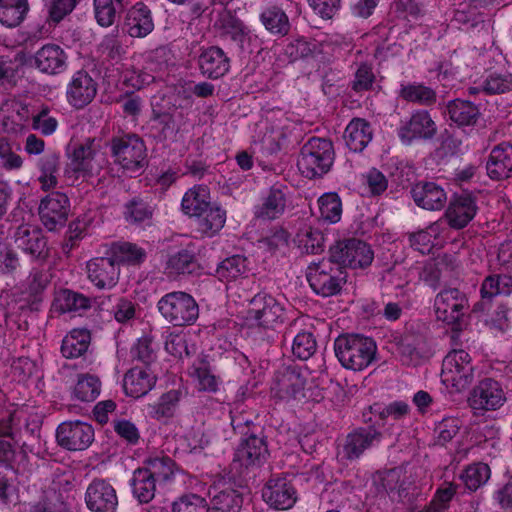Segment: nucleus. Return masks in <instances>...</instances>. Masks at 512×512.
<instances>
[{
    "label": "nucleus",
    "instance_id": "33",
    "mask_svg": "<svg viewBox=\"0 0 512 512\" xmlns=\"http://www.w3.org/2000/svg\"><path fill=\"white\" fill-rule=\"evenodd\" d=\"M209 512H241L243 506L242 495L234 489L209 491Z\"/></svg>",
    "mask_w": 512,
    "mask_h": 512
},
{
    "label": "nucleus",
    "instance_id": "16",
    "mask_svg": "<svg viewBox=\"0 0 512 512\" xmlns=\"http://www.w3.org/2000/svg\"><path fill=\"white\" fill-rule=\"evenodd\" d=\"M269 455L266 438L262 432L245 436L236 449L234 461L241 466L261 465Z\"/></svg>",
    "mask_w": 512,
    "mask_h": 512
},
{
    "label": "nucleus",
    "instance_id": "56",
    "mask_svg": "<svg viewBox=\"0 0 512 512\" xmlns=\"http://www.w3.org/2000/svg\"><path fill=\"white\" fill-rule=\"evenodd\" d=\"M320 216L325 221L336 223L341 219L342 203L336 193H326L318 199Z\"/></svg>",
    "mask_w": 512,
    "mask_h": 512
},
{
    "label": "nucleus",
    "instance_id": "18",
    "mask_svg": "<svg viewBox=\"0 0 512 512\" xmlns=\"http://www.w3.org/2000/svg\"><path fill=\"white\" fill-rule=\"evenodd\" d=\"M85 501L92 512H115L118 505L115 489L104 480H94L88 486Z\"/></svg>",
    "mask_w": 512,
    "mask_h": 512
},
{
    "label": "nucleus",
    "instance_id": "22",
    "mask_svg": "<svg viewBox=\"0 0 512 512\" xmlns=\"http://www.w3.org/2000/svg\"><path fill=\"white\" fill-rule=\"evenodd\" d=\"M487 175L492 180H504L512 176V144L502 142L490 152L486 162Z\"/></svg>",
    "mask_w": 512,
    "mask_h": 512
},
{
    "label": "nucleus",
    "instance_id": "49",
    "mask_svg": "<svg viewBox=\"0 0 512 512\" xmlns=\"http://www.w3.org/2000/svg\"><path fill=\"white\" fill-rule=\"evenodd\" d=\"M125 6V0H94V11L97 23L102 27L114 24L117 13Z\"/></svg>",
    "mask_w": 512,
    "mask_h": 512
},
{
    "label": "nucleus",
    "instance_id": "20",
    "mask_svg": "<svg viewBox=\"0 0 512 512\" xmlns=\"http://www.w3.org/2000/svg\"><path fill=\"white\" fill-rule=\"evenodd\" d=\"M87 273L97 288L111 289L118 282L120 270L112 257H99L87 263Z\"/></svg>",
    "mask_w": 512,
    "mask_h": 512
},
{
    "label": "nucleus",
    "instance_id": "50",
    "mask_svg": "<svg viewBox=\"0 0 512 512\" xmlns=\"http://www.w3.org/2000/svg\"><path fill=\"white\" fill-rule=\"evenodd\" d=\"M490 475V467L483 462H477L462 472L461 479L467 489L476 491L489 480Z\"/></svg>",
    "mask_w": 512,
    "mask_h": 512
},
{
    "label": "nucleus",
    "instance_id": "47",
    "mask_svg": "<svg viewBox=\"0 0 512 512\" xmlns=\"http://www.w3.org/2000/svg\"><path fill=\"white\" fill-rule=\"evenodd\" d=\"M260 20L264 27L272 34L284 36L290 30V22L286 13L277 6L265 9Z\"/></svg>",
    "mask_w": 512,
    "mask_h": 512
},
{
    "label": "nucleus",
    "instance_id": "2",
    "mask_svg": "<svg viewBox=\"0 0 512 512\" xmlns=\"http://www.w3.org/2000/svg\"><path fill=\"white\" fill-rule=\"evenodd\" d=\"M475 379V367L468 352L451 350L442 361L441 381L450 393L466 390Z\"/></svg>",
    "mask_w": 512,
    "mask_h": 512
},
{
    "label": "nucleus",
    "instance_id": "54",
    "mask_svg": "<svg viewBox=\"0 0 512 512\" xmlns=\"http://www.w3.org/2000/svg\"><path fill=\"white\" fill-rule=\"evenodd\" d=\"M123 215L131 224L143 223L152 218L153 208L143 199L134 197L124 205Z\"/></svg>",
    "mask_w": 512,
    "mask_h": 512
},
{
    "label": "nucleus",
    "instance_id": "4",
    "mask_svg": "<svg viewBox=\"0 0 512 512\" xmlns=\"http://www.w3.org/2000/svg\"><path fill=\"white\" fill-rule=\"evenodd\" d=\"M157 308L164 319L175 327L192 325L199 316L197 302L190 294L183 291L165 294L158 301Z\"/></svg>",
    "mask_w": 512,
    "mask_h": 512
},
{
    "label": "nucleus",
    "instance_id": "59",
    "mask_svg": "<svg viewBox=\"0 0 512 512\" xmlns=\"http://www.w3.org/2000/svg\"><path fill=\"white\" fill-rule=\"evenodd\" d=\"M487 94H503L512 91V73H491L483 82Z\"/></svg>",
    "mask_w": 512,
    "mask_h": 512
},
{
    "label": "nucleus",
    "instance_id": "41",
    "mask_svg": "<svg viewBox=\"0 0 512 512\" xmlns=\"http://www.w3.org/2000/svg\"><path fill=\"white\" fill-rule=\"evenodd\" d=\"M512 293V274L489 275L481 284L480 294L483 301H492L497 295Z\"/></svg>",
    "mask_w": 512,
    "mask_h": 512
},
{
    "label": "nucleus",
    "instance_id": "15",
    "mask_svg": "<svg viewBox=\"0 0 512 512\" xmlns=\"http://www.w3.org/2000/svg\"><path fill=\"white\" fill-rule=\"evenodd\" d=\"M97 94V83L84 70L73 74L66 90L68 103L76 109H82L90 104Z\"/></svg>",
    "mask_w": 512,
    "mask_h": 512
},
{
    "label": "nucleus",
    "instance_id": "26",
    "mask_svg": "<svg viewBox=\"0 0 512 512\" xmlns=\"http://www.w3.org/2000/svg\"><path fill=\"white\" fill-rule=\"evenodd\" d=\"M476 212L474 199L470 195H461L450 202L445 217L450 227L462 229L475 217Z\"/></svg>",
    "mask_w": 512,
    "mask_h": 512
},
{
    "label": "nucleus",
    "instance_id": "51",
    "mask_svg": "<svg viewBox=\"0 0 512 512\" xmlns=\"http://www.w3.org/2000/svg\"><path fill=\"white\" fill-rule=\"evenodd\" d=\"M174 461L168 456L150 457L144 461L146 470L157 482H165L174 474Z\"/></svg>",
    "mask_w": 512,
    "mask_h": 512
},
{
    "label": "nucleus",
    "instance_id": "44",
    "mask_svg": "<svg viewBox=\"0 0 512 512\" xmlns=\"http://www.w3.org/2000/svg\"><path fill=\"white\" fill-rule=\"evenodd\" d=\"M399 96L407 102L422 106L433 105L437 99L436 92L422 83L402 84Z\"/></svg>",
    "mask_w": 512,
    "mask_h": 512
},
{
    "label": "nucleus",
    "instance_id": "60",
    "mask_svg": "<svg viewBox=\"0 0 512 512\" xmlns=\"http://www.w3.org/2000/svg\"><path fill=\"white\" fill-rule=\"evenodd\" d=\"M173 512H209L205 498L197 494H185L173 503Z\"/></svg>",
    "mask_w": 512,
    "mask_h": 512
},
{
    "label": "nucleus",
    "instance_id": "38",
    "mask_svg": "<svg viewBox=\"0 0 512 512\" xmlns=\"http://www.w3.org/2000/svg\"><path fill=\"white\" fill-rule=\"evenodd\" d=\"M294 243L302 253L319 254L324 250V236L319 229L304 225L294 237Z\"/></svg>",
    "mask_w": 512,
    "mask_h": 512
},
{
    "label": "nucleus",
    "instance_id": "30",
    "mask_svg": "<svg viewBox=\"0 0 512 512\" xmlns=\"http://www.w3.org/2000/svg\"><path fill=\"white\" fill-rule=\"evenodd\" d=\"M96 154L95 139L87 138L82 144L74 148L71 155V166L74 172L82 176H93L96 167L93 160Z\"/></svg>",
    "mask_w": 512,
    "mask_h": 512
},
{
    "label": "nucleus",
    "instance_id": "39",
    "mask_svg": "<svg viewBox=\"0 0 512 512\" xmlns=\"http://www.w3.org/2000/svg\"><path fill=\"white\" fill-rule=\"evenodd\" d=\"M285 207V194L278 188H271L262 204L257 207L255 215L262 220H274L284 212Z\"/></svg>",
    "mask_w": 512,
    "mask_h": 512
},
{
    "label": "nucleus",
    "instance_id": "58",
    "mask_svg": "<svg viewBox=\"0 0 512 512\" xmlns=\"http://www.w3.org/2000/svg\"><path fill=\"white\" fill-rule=\"evenodd\" d=\"M457 491V485L451 482H445L439 487L431 500L430 504L423 512H443L449 506L450 501Z\"/></svg>",
    "mask_w": 512,
    "mask_h": 512
},
{
    "label": "nucleus",
    "instance_id": "43",
    "mask_svg": "<svg viewBox=\"0 0 512 512\" xmlns=\"http://www.w3.org/2000/svg\"><path fill=\"white\" fill-rule=\"evenodd\" d=\"M111 257L114 262L137 266L146 259V251L130 242H117L111 245Z\"/></svg>",
    "mask_w": 512,
    "mask_h": 512
},
{
    "label": "nucleus",
    "instance_id": "61",
    "mask_svg": "<svg viewBox=\"0 0 512 512\" xmlns=\"http://www.w3.org/2000/svg\"><path fill=\"white\" fill-rule=\"evenodd\" d=\"M78 0H46L48 19L57 24L70 14Z\"/></svg>",
    "mask_w": 512,
    "mask_h": 512
},
{
    "label": "nucleus",
    "instance_id": "23",
    "mask_svg": "<svg viewBox=\"0 0 512 512\" xmlns=\"http://www.w3.org/2000/svg\"><path fill=\"white\" fill-rule=\"evenodd\" d=\"M67 54L56 44H46L34 55V65L42 73L56 75L66 69Z\"/></svg>",
    "mask_w": 512,
    "mask_h": 512
},
{
    "label": "nucleus",
    "instance_id": "34",
    "mask_svg": "<svg viewBox=\"0 0 512 512\" xmlns=\"http://www.w3.org/2000/svg\"><path fill=\"white\" fill-rule=\"evenodd\" d=\"M210 206V193L207 187L196 185L182 198V211L189 216H201Z\"/></svg>",
    "mask_w": 512,
    "mask_h": 512
},
{
    "label": "nucleus",
    "instance_id": "32",
    "mask_svg": "<svg viewBox=\"0 0 512 512\" xmlns=\"http://www.w3.org/2000/svg\"><path fill=\"white\" fill-rule=\"evenodd\" d=\"M37 169L39 175L37 181L43 191H49L58 185V173L60 170V155L56 152L46 153L38 159Z\"/></svg>",
    "mask_w": 512,
    "mask_h": 512
},
{
    "label": "nucleus",
    "instance_id": "10",
    "mask_svg": "<svg viewBox=\"0 0 512 512\" xmlns=\"http://www.w3.org/2000/svg\"><path fill=\"white\" fill-rule=\"evenodd\" d=\"M435 313L439 320L455 327L468 310L466 295L457 288L443 289L435 298Z\"/></svg>",
    "mask_w": 512,
    "mask_h": 512
},
{
    "label": "nucleus",
    "instance_id": "3",
    "mask_svg": "<svg viewBox=\"0 0 512 512\" xmlns=\"http://www.w3.org/2000/svg\"><path fill=\"white\" fill-rule=\"evenodd\" d=\"M334 148L330 140L310 138L301 148L297 166L307 178L326 174L334 162Z\"/></svg>",
    "mask_w": 512,
    "mask_h": 512
},
{
    "label": "nucleus",
    "instance_id": "40",
    "mask_svg": "<svg viewBox=\"0 0 512 512\" xmlns=\"http://www.w3.org/2000/svg\"><path fill=\"white\" fill-rule=\"evenodd\" d=\"M225 222L226 211L218 206H209L198 216L197 230L203 237H213L224 227Z\"/></svg>",
    "mask_w": 512,
    "mask_h": 512
},
{
    "label": "nucleus",
    "instance_id": "19",
    "mask_svg": "<svg viewBox=\"0 0 512 512\" xmlns=\"http://www.w3.org/2000/svg\"><path fill=\"white\" fill-rule=\"evenodd\" d=\"M437 133V126L426 110L414 111L409 120L399 128V137L406 142L413 139H431Z\"/></svg>",
    "mask_w": 512,
    "mask_h": 512
},
{
    "label": "nucleus",
    "instance_id": "1",
    "mask_svg": "<svg viewBox=\"0 0 512 512\" xmlns=\"http://www.w3.org/2000/svg\"><path fill=\"white\" fill-rule=\"evenodd\" d=\"M335 355L346 369L361 371L375 359V341L361 334H342L334 342Z\"/></svg>",
    "mask_w": 512,
    "mask_h": 512
},
{
    "label": "nucleus",
    "instance_id": "14",
    "mask_svg": "<svg viewBox=\"0 0 512 512\" xmlns=\"http://www.w3.org/2000/svg\"><path fill=\"white\" fill-rule=\"evenodd\" d=\"M69 208L70 202L66 194L52 192L40 202L38 208L40 220L49 231H55L65 225Z\"/></svg>",
    "mask_w": 512,
    "mask_h": 512
},
{
    "label": "nucleus",
    "instance_id": "62",
    "mask_svg": "<svg viewBox=\"0 0 512 512\" xmlns=\"http://www.w3.org/2000/svg\"><path fill=\"white\" fill-rule=\"evenodd\" d=\"M58 126V121L50 115L48 107H43L37 114L32 116V128L40 131L44 136L52 135Z\"/></svg>",
    "mask_w": 512,
    "mask_h": 512
},
{
    "label": "nucleus",
    "instance_id": "8",
    "mask_svg": "<svg viewBox=\"0 0 512 512\" xmlns=\"http://www.w3.org/2000/svg\"><path fill=\"white\" fill-rule=\"evenodd\" d=\"M382 440V433L373 426L360 427L348 433L338 446L337 458L341 462H352L362 454L377 446Z\"/></svg>",
    "mask_w": 512,
    "mask_h": 512
},
{
    "label": "nucleus",
    "instance_id": "57",
    "mask_svg": "<svg viewBox=\"0 0 512 512\" xmlns=\"http://www.w3.org/2000/svg\"><path fill=\"white\" fill-rule=\"evenodd\" d=\"M152 120L154 123L153 128L158 132L159 140L165 141L175 139L179 131V127L172 114L167 112L155 113Z\"/></svg>",
    "mask_w": 512,
    "mask_h": 512
},
{
    "label": "nucleus",
    "instance_id": "27",
    "mask_svg": "<svg viewBox=\"0 0 512 512\" xmlns=\"http://www.w3.org/2000/svg\"><path fill=\"white\" fill-rule=\"evenodd\" d=\"M156 380V375L149 367H134L125 374L123 387L127 395L139 398L154 387Z\"/></svg>",
    "mask_w": 512,
    "mask_h": 512
},
{
    "label": "nucleus",
    "instance_id": "9",
    "mask_svg": "<svg viewBox=\"0 0 512 512\" xmlns=\"http://www.w3.org/2000/svg\"><path fill=\"white\" fill-rule=\"evenodd\" d=\"M247 314L249 320L267 329H274L284 321V307L266 293H258L250 300Z\"/></svg>",
    "mask_w": 512,
    "mask_h": 512
},
{
    "label": "nucleus",
    "instance_id": "64",
    "mask_svg": "<svg viewBox=\"0 0 512 512\" xmlns=\"http://www.w3.org/2000/svg\"><path fill=\"white\" fill-rule=\"evenodd\" d=\"M437 229L438 226L433 224L426 230L411 234L409 237L411 246L423 254L429 252L434 245V235L436 234Z\"/></svg>",
    "mask_w": 512,
    "mask_h": 512
},
{
    "label": "nucleus",
    "instance_id": "5",
    "mask_svg": "<svg viewBox=\"0 0 512 512\" xmlns=\"http://www.w3.org/2000/svg\"><path fill=\"white\" fill-rule=\"evenodd\" d=\"M330 260L344 268L365 269L374 259V251L365 241L357 238L338 240L329 248Z\"/></svg>",
    "mask_w": 512,
    "mask_h": 512
},
{
    "label": "nucleus",
    "instance_id": "7",
    "mask_svg": "<svg viewBox=\"0 0 512 512\" xmlns=\"http://www.w3.org/2000/svg\"><path fill=\"white\" fill-rule=\"evenodd\" d=\"M111 151L115 162L127 172H137L147 163L145 143L135 134L113 138Z\"/></svg>",
    "mask_w": 512,
    "mask_h": 512
},
{
    "label": "nucleus",
    "instance_id": "11",
    "mask_svg": "<svg viewBox=\"0 0 512 512\" xmlns=\"http://www.w3.org/2000/svg\"><path fill=\"white\" fill-rule=\"evenodd\" d=\"M306 379L297 366H281L273 376L270 391L273 397L280 400L296 398L304 389Z\"/></svg>",
    "mask_w": 512,
    "mask_h": 512
},
{
    "label": "nucleus",
    "instance_id": "36",
    "mask_svg": "<svg viewBox=\"0 0 512 512\" xmlns=\"http://www.w3.org/2000/svg\"><path fill=\"white\" fill-rule=\"evenodd\" d=\"M447 113L451 121L458 126H470L476 124L479 117V109L470 101L456 99L447 104Z\"/></svg>",
    "mask_w": 512,
    "mask_h": 512
},
{
    "label": "nucleus",
    "instance_id": "24",
    "mask_svg": "<svg viewBox=\"0 0 512 512\" xmlns=\"http://www.w3.org/2000/svg\"><path fill=\"white\" fill-rule=\"evenodd\" d=\"M198 67L203 76L218 79L228 72L230 60L221 48L211 46L199 55Z\"/></svg>",
    "mask_w": 512,
    "mask_h": 512
},
{
    "label": "nucleus",
    "instance_id": "25",
    "mask_svg": "<svg viewBox=\"0 0 512 512\" xmlns=\"http://www.w3.org/2000/svg\"><path fill=\"white\" fill-rule=\"evenodd\" d=\"M417 206L426 210H440L447 202L444 189L434 182H419L411 190Z\"/></svg>",
    "mask_w": 512,
    "mask_h": 512
},
{
    "label": "nucleus",
    "instance_id": "45",
    "mask_svg": "<svg viewBox=\"0 0 512 512\" xmlns=\"http://www.w3.org/2000/svg\"><path fill=\"white\" fill-rule=\"evenodd\" d=\"M28 10L27 0H0V22L7 27L18 26Z\"/></svg>",
    "mask_w": 512,
    "mask_h": 512
},
{
    "label": "nucleus",
    "instance_id": "13",
    "mask_svg": "<svg viewBox=\"0 0 512 512\" xmlns=\"http://www.w3.org/2000/svg\"><path fill=\"white\" fill-rule=\"evenodd\" d=\"M506 401L501 385L491 378L481 380L471 391L469 406L479 412L499 409Z\"/></svg>",
    "mask_w": 512,
    "mask_h": 512
},
{
    "label": "nucleus",
    "instance_id": "52",
    "mask_svg": "<svg viewBox=\"0 0 512 512\" xmlns=\"http://www.w3.org/2000/svg\"><path fill=\"white\" fill-rule=\"evenodd\" d=\"M181 394L179 390H170L163 394L157 403L149 406L151 417L157 420L172 417L180 401Z\"/></svg>",
    "mask_w": 512,
    "mask_h": 512
},
{
    "label": "nucleus",
    "instance_id": "31",
    "mask_svg": "<svg viewBox=\"0 0 512 512\" xmlns=\"http://www.w3.org/2000/svg\"><path fill=\"white\" fill-rule=\"evenodd\" d=\"M298 320H295L285 331L284 337L292 338V353L300 360L309 359L317 349L316 340L311 332L298 331Z\"/></svg>",
    "mask_w": 512,
    "mask_h": 512
},
{
    "label": "nucleus",
    "instance_id": "35",
    "mask_svg": "<svg viewBox=\"0 0 512 512\" xmlns=\"http://www.w3.org/2000/svg\"><path fill=\"white\" fill-rule=\"evenodd\" d=\"M53 307L60 313L77 312L91 307L90 298L69 289L59 290L54 297Z\"/></svg>",
    "mask_w": 512,
    "mask_h": 512
},
{
    "label": "nucleus",
    "instance_id": "48",
    "mask_svg": "<svg viewBox=\"0 0 512 512\" xmlns=\"http://www.w3.org/2000/svg\"><path fill=\"white\" fill-rule=\"evenodd\" d=\"M248 271L247 259L243 255H233L224 259L216 269V275L221 281L235 280Z\"/></svg>",
    "mask_w": 512,
    "mask_h": 512
},
{
    "label": "nucleus",
    "instance_id": "42",
    "mask_svg": "<svg viewBox=\"0 0 512 512\" xmlns=\"http://www.w3.org/2000/svg\"><path fill=\"white\" fill-rule=\"evenodd\" d=\"M156 483L143 467L136 469L131 481L133 495L140 503H149L155 497Z\"/></svg>",
    "mask_w": 512,
    "mask_h": 512
},
{
    "label": "nucleus",
    "instance_id": "21",
    "mask_svg": "<svg viewBox=\"0 0 512 512\" xmlns=\"http://www.w3.org/2000/svg\"><path fill=\"white\" fill-rule=\"evenodd\" d=\"M15 242L18 247L37 260H46L49 257L47 239L40 229L21 225L15 233Z\"/></svg>",
    "mask_w": 512,
    "mask_h": 512
},
{
    "label": "nucleus",
    "instance_id": "29",
    "mask_svg": "<svg viewBox=\"0 0 512 512\" xmlns=\"http://www.w3.org/2000/svg\"><path fill=\"white\" fill-rule=\"evenodd\" d=\"M373 130L369 122L361 118L353 119L344 131V140L349 150L361 152L372 140Z\"/></svg>",
    "mask_w": 512,
    "mask_h": 512
},
{
    "label": "nucleus",
    "instance_id": "55",
    "mask_svg": "<svg viewBox=\"0 0 512 512\" xmlns=\"http://www.w3.org/2000/svg\"><path fill=\"white\" fill-rule=\"evenodd\" d=\"M190 374L197 379L200 390L208 392L218 390L220 378L212 373L210 365L205 359H200L195 363Z\"/></svg>",
    "mask_w": 512,
    "mask_h": 512
},
{
    "label": "nucleus",
    "instance_id": "12",
    "mask_svg": "<svg viewBox=\"0 0 512 512\" xmlns=\"http://www.w3.org/2000/svg\"><path fill=\"white\" fill-rule=\"evenodd\" d=\"M57 443L69 451H83L94 440L93 427L81 421H68L61 423L56 431Z\"/></svg>",
    "mask_w": 512,
    "mask_h": 512
},
{
    "label": "nucleus",
    "instance_id": "28",
    "mask_svg": "<svg viewBox=\"0 0 512 512\" xmlns=\"http://www.w3.org/2000/svg\"><path fill=\"white\" fill-rule=\"evenodd\" d=\"M124 26L132 37H145L154 28L151 12L143 3H137L129 9Z\"/></svg>",
    "mask_w": 512,
    "mask_h": 512
},
{
    "label": "nucleus",
    "instance_id": "6",
    "mask_svg": "<svg viewBox=\"0 0 512 512\" xmlns=\"http://www.w3.org/2000/svg\"><path fill=\"white\" fill-rule=\"evenodd\" d=\"M329 259L311 263L306 270V278L312 290L323 297L338 294L346 283L347 273L337 265L333 267Z\"/></svg>",
    "mask_w": 512,
    "mask_h": 512
},
{
    "label": "nucleus",
    "instance_id": "63",
    "mask_svg": "<svg viewBox=\"0 0 512 512\" xmlns=\"http://www.w3.org/2000/svg\"><path fill=\"white\" fill-rule=\"evenodd\" d=\"M131 356L133 359L143 362L146 367H148L156 358L155 349L152 346V339L148 336H143L138 339L137 343L131 348Z\"/></svg>",
    "mask_w": 512,
    "mask_h": 512
},
{
    "label": "nucleus",
    "instance_id": "37",
    "mask_svg": "<svg viewBox=\"0 0 512 512\" xmlns=\"http://www.w3.org/2000/svg\"><path fill=\"white\" fill-rule=\"evenodd\" d=\"M91 335L86 329H74L62 341L61 353L65 358L84 355L90 345Z\"/></svg>",
    "mask_w": 512,
    "mask_h": 512
},
{
    "label": "nucleus",
    "instance_id": "53",
    "mask_svg": "<svg viewBox=\"0 0 512 512\" xmlns=\"http://www.w3.org/2000/svg\"><path fill=\"white\" fill-rule=\"evenodd\" d=\"M100 380L90 374H81L78 376L77 383L74 387V396L84 402L94 401L100 394Z\"/></svg>",
    "mask_w": 512,
    "mask_h": 512
},
{
    "label": "nucleus",
    "instance_id": "17",
    "mask_svg": "<svg viewBox=\"0 0 512 512\" xmlns=\"http://www.w3.org/2000/svg\"><path fill=\"white\" fill-rule=\"evenodd\" d=\"M265 502L276 510H288L296 502V490L286 478L270 479L262 493Z\"/></svg>",
    "mask_w": 512,
    "mask_h": 512
},
{
    "label": "nucleus",
    "instance_id": "46",
    "mask_svg": "<svg viewBox=\"0 0 512 512\" xmlns=\"http://www.w3.org/2000/svg\"><path fill=\"white\" fill-rule=\"evenodd\" d=\"M199 268L195 256L188 250H181L171 255L165 266V272L169 276L192 274Z\"/></svg>",
    "mask_w": 512,
    "mask_h": 512
}]
</instances>
